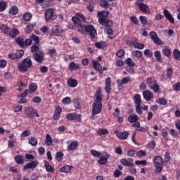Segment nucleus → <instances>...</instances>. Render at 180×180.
<instances>
[{"label": "nucleus", "instance_id": "1", "mask_svg": "<svg viewBox=\"0 0 180 180\" xmlns=\"http://www.w3.org/2000/svg\"><path fill=\"white\" fill-rule=\"evenodd\" d=\"M72 20L74 25H75L76 27H77L78 32H80V33H84V32H86V33L89 34L91 39H95V37L97 34L96 30L95 29L94 25H84V23H85V20H86V18L84 16V14L77 13L75 15V16H73L72 18Z\"/></svg>", "mask_w": 180, "mask_h": 180}, {"label": "nucleus", "instance_id": "2", "mask_svg": "<svg viewBox=\"0 0 180 180\" xmlns=\"http://www.w3.org/2000/svg\"><path fill=\"white\" fill-rule=\"evenodd\" d=\"M33 62H32V59L30 56L25 58L21 63L18 64V68L20 72H27L30 70V68L32 67Z\"/></svg>", "mask_w": 180, "mask_h": 180}, {"label": "nucleus", "instance_id": "3", "mask_svg": "<svg viewBox=\"0 0 180 180\" xmlns=\"http://www.w3.org/2000/svg\"><path fill=\"white\" fill-rule=\"evenodd\" d=\"M154 162V166H155V174H160V172H162V169L164 168V159L160 156V155H156L153 158V160Z\"/></svg>", "mask_w": 180, "mask_h": 180}, {"label": "nucleus", "instance_id": "4", "mask_svg": "<svg viewBox=\"0 0 180 180\" xmlns=\"http://www.w3.org/2000/svg\"><path fill=\"white\" fill-rule=\"evenodd\" d=\"M105 11H100L97 13V16L98 18V22L103 26H105L106 27H112L113 22L106 19L105 15H103Z\"/></svg>", "mask_w": 180, "mask_h": 180}, {"label": "nucleus", "instance_id": "5", "mask_svg": "<svg viewBox=\"0 0 180 180\" xmlns=\"http://www.w3.org/2000/svg\"><path fill=\"white\" fill-rule=\"evenodd\" d=\"M102 112V98H98L93 103L92 116L99 115Z\"/></svg>", "mask_w": 180, "mask_h": 180}, {"label": "nucleus", "instance_id": "6", "mask_svg": "<svg viewBox=\"0 0 180 180\" xmlns=\"http://www.w3.org/2000/svg\"><path fill=\"white\" fill-rule=\"evenodd\" d=\"M57 19V15H54V9L49 8L45 12V20L46 22H51V20H54Z\"/></svg>", "mask_w": 180, "mask_h": 180}, {"label": "nucleus", "instance_id": "7", "mask_svg": "<svg viewBox=\"0 0 180 180\" xmlns=\"http://www.w3.org/2000/svg\"><path fill=\"white\" fill-rule=\"evenodd\" d=\"M25 113L29 119L33 118L34 115L36 117H40V115L37 113V110H34L33 107H27L25 110Z\"/></svg>", "mask_w": 180, "mask_h": 180}, {"label": "nucleus", "instance_id": "8", "mask_svg": "<svg viewBox=\"0 0 180 180\" xmlns=\"http://www.w3.org/2000/svg\"><path fill=\"white\" fill-rule=\"evenodd\" d=\"M149 36L151 40H153V41L155 43V44H158V46H161L164 44V42L161 41L160 38H158V35L157 34V32L152 31L149 33Z\"/></svg>", "mask_w": 180, "mask_h": 180}, {"label": "nucleus", "instance_id": "9", "mask_svg": "<svg viewBox=\"0 0 180 180\" xmlns=\"http://www.w3.org/2000/svg\"><path fill=\"white\" fill-rule=\"evenodd\" d=\"M33 58L34 60L37 61V63H43V61L44 60V55L43 54V51L33 53Z\"/></svg>", "mask_w": 180, "mask_h": 180}, {"label": "nucleus", "instance_id": "10", "mask_svg": "<svg viewBox=\"0 0 180 180\" xmlns=\"http://www.w3.org/2000/svg\"><path fill=\"white\" fill-rule=\"evenodd\" d=\"M37 165H39V161L34 160V161L29 162V163L26 164L25 165H24L23 168L25 170L34 169V168H36V167H37Z\"/></svg>", "mask_w": 180, "mask_h": 180}, {"label": "nucleus", "instance_id": "11", "mask_svg": "<svg viewBox=\"0 0 180 180\" xmlns=\"http://www.w3.org/2000/svg\"><path fill=\"white\" fill-rule=\"evenodd\" d=\"M110 158V155L108 153H103L101 158L98 160V164L101 165H105L108 162V160Z\"/></svg>", "mask_w": 180, "mask_h": 180}, {"label": "nucleus", "instance_id": "12", "mask_svg": "<svg viewBox=\"0 0 180 180\" xmlns=\"http://www.w3.org/2000/svg\"><path fill=\"white\" fill-rule=\"evenodd\" d=\"M138 6L139 11L143 13H148L150 11V7L147 4H144L143 3H139Z\"/></svg>", "mask_w": 180, "mask_h": 180}, {"label": "nucleus", "instance_id": "13", "mask_svg": "<svg viewBox=\"0 0 180 180\" xmlns=\"http://www.w3.org/2000/svg\"><path fill=\"white\" fill-rule=\"evenodd\" d=\"M128 46H134L135 49H139V50H143L144 49V44H140L137 41H127Z\"/></svg>", "mask_w": 180, "mask_h": 180}, {"label": "nucleus", "instance_id": "14", "mask_svg": "<svg viewBox=\"0 0 180 180\" xmlns=\"http://www.w3.org/2000/svg\"><path fill=\"white\" fill-rule=\"evenodd\" d=\"M115 134L120 140H126L129 137V132L127 131L119 132V131H115Z\"/></svg>", "mask_w": 180, "mask_h": 180}, {"label": "nucleus", "instance_id": "15", "mask_svg": "<svg viewBox=\"0 0 180 180\" xmlns=\"http://www.w3.org/2000/svg\"><path fill=\"white\" fill-rule=\"evenodd\" d=\"M164 15L170 22V23H175V19H174V17H172V14L169 13V11L167 9L164 10Z\"/></svg>", "mask_w": 180, "mask_h": 180}, {"label": "nucleus", "instance_id": "16", "mask_svg": "<svg viewBox=\"0 0 180 180\" xmlns=\"http://www.w3.org/2000/svg\"><path fill=\"white\" fill-rule=\"evenodd\" d=\"M91 61L93 67L95 68L96 71H98L99 74H103V72H102V65H101V63L96 60H92Z\"/></svg>", "mask_w": 180, "mask_h": 180}, {"label": "nucleus", "instance_id": "17", "mask_svg": "<svg viewBox=\"0 0 180 180\" xmlns=\"http://www.w3.org/2000/svg\"><path fill=\"white\" fill-rule=\"evenodd\" d=\"M143 96L145 100L148 101H151V99H153V98H154V94H153L151 93V91L146 90V91H143Z\"/></svg>", "mask_w": 180, "mask_h": 180}, {"label": "nucleus", "instance_id": "18", "mask_svg": "<svg viewBox=\"0 0 180 180\" xmlns=\"http://www.w3.org/2000/svg\"><path fill=\"white\" fill-rule=\"evenodd\" d=\"M62 112H63V110L60 107L56 108L55 113L53 115L54 120H58V119H60V116Z\"/></svg>", "mask_w": 180, "mask_h": 180}, {"label": "nucleus", "instance_id": "19", "mask_svg": "<svg viewBox=\"0 0 180 180\" xmlns=\"http://www.w3.org/2000/svg\"><path fill=\"white\" fill-rule=\"evenodd\" d=\"M79 143L77 141H73L71 142V143L68 146V150L70 151H74L75 150H77V147H78Z\"/></svg>", "mask_w": 180, "mask_h": 180}, {"label": "nucleus", "instance_id": "20", "mask_svg": "<svg viewBox=\"0 0 180 180\" xmlns=\"http://www.w3.org/2000/svg\"><path fill=\"white\" fill-rule=\"evenodd\" d=\"M128 122L129 123H136V122H139V115L132 114L129 117H128Z\"/></svg>", "mask_w": 180, "mask_h": 180}, {"label": "nucleus", "instance_id": "21", "mask_svg": "<svg viewBox=\"0 0 180 180\" xmlns=\"http://www.w3.org/2000/svg\"><path fill=\"white\" fill-rule=\"evenodd\" d=\"M79 67H81V65L79 64H76L75 62H71L69 64L70 71H74L75 70H79Z\"/></svg>", "mask_w": 180, "mask_h": 180}, {"label": "nucleus", "instance_id": "22", "mask_svg": "<svg viewBox=\"0 0 180 180\" xmlns=\"http://www.w3.org/2000/svg\"><path fill=\"white\" fill-rule=\"evenodd\" d=\"M134 102L136 106L141 105V96H140V94H135L134 96Z\"/></svg>", "mask_w": 180, "mask_h": 180}, {"label": "nucleus", "instance_id": "23", "mask_svg": "<svg viewBox=\"0 0 180 180\" xmlns=\"http://www.w3.org/2000/svg\"><path fill=\"white\" fill-rule=\"evenodd\" d=\"M66 118L68 119V120H77V119H81V115L70 113L66 116Z\"/></svg>", "mask_w": 180, "mask_h": 180}, {"label": "nucleus", "instance_id": "24", "mask_svg": "<svg viewBox=\"0 0 180 180\" xmlns=\"http://www.w3.org/2000/svg\"><path fill=\"white\" fill-rule=\"evenodd\" d=\"M146 82L148 84V86H149V88L153 87L155 84H157V80L154 79L152 77H148Z\"/></svg>", "mask_w": 180, "mask_h": 180}, {"label": "nucleus", "instance_id": "25", "mask_svg": "<svg viewBox=\"0 0 180 180\" xmlns=\"http://www.w3.org/2000/svg\"><path fill=\"white\" fill-rule=\"evenodd\" d=\"M68 86H70L71 88H75L77 85H78V82L75 79H70L68 81Z\"/></svg>", "mask_w": 180, "mask_h": 180}, {"label": "nucleus", "instance_id": "26", "mask_svg": "<svg viewBox=\"0 0 180 180\" xmlns=\"http://www.w3.org/2000/svg\"><path fill=\"white\" fill-rule=\"evenodd\" d=\"M120 162L122 165H124V167H134V164L129 162L126 158L121 159Z\"/></svg>", "mask_w": 180, "mask_h": 180}, {"label": "nucleus", "instance_id": "27", "mask_svg": "<svg viewBox=\"0 0 180 180\" xmlns=\"http://www.w3.org/2000/svg\"><path fill=\"white\" fill-rule=\"evenodd\" d=\"M72 168V166L70 165H65L60 169V172H65V174H69V172H71V169Z\"/></svg>", "mask_w": 180, "mask_h": 180}, {"label": "nucleus", "instance_id": "28", "mask_svg": "<svg viewBox=\"0 0 180 180\" xmlns=\"http://www.w3.org/2000/svg\"><path fill=\"white\" fill-rule=\"evenodd\" d=\"M15 43H17L20 47H22V49L25 47V39H22V37H17L15 39Z\"/></svg>", "mask_w": 180, "mask_h": 180}, {"label": "nucleus", "instance_id": "29", "mask_svg": "<svg viewBox=\"0 0 180 180\" xmlns=\"http://www.w3.org/2000/svg\"><path fill=\"white\" fill-rule=\"evenodd\" d=\"M154 56L155 57L158 63H162V57L161 56V52H160V51H155Z\"/></svg>", "mask_w": 180, "mask_h": 180}, {"label": "nucleus", "instance_id": "30", "mask_svg": "<svg viewBox=\"0 0 180 180\" xmlns=\"http://www.w3.org/2000/svg\"><path fill=\"white\" fill-rule=\"evenodd\" d=\"M45 144L46 146H51L53 144V139L50 134H47L45 139Z\"/></svg>", "mask_w": 180, "mask_h": 180}, {"label": "nucleus", "instance_id": "31", "mask_svg": "<svg viewBox=\"0 0 180 180\" xmlns=\"http://www.w3.org/2000/svg\"><path fill=\"white\" fill-rule=\"evenodd\" d=\"M125 64L128 65V67H129L130 68L136 67V63L133 62V60L130 58H128L125 60Z\"/></svg>", "mask_w": 180, "mask_h": 180}, {"label": "nucleus", "instance_id": "32", "mask_svg": "<svg viewBox=\"0 0 180 180\" xmlns=\"http://www.w3.org/2000/svg\"><path fill=\"white\" fill-rule=\"evenodd\" d=\"M0 29L5 34H8V33H9V31L11 30V28H9V27H8V25L5 24L1 25Z\"/></svg>", "mask_w": 180, "mask_h": 180}, {"label": "nucleus", "instance_id": "33", "mask_svg": "<svg viewBox=\"0 0 180 180\" xmlns=\"http://www.w3.org/2000/svg\"><path fill=\"white\" fill-rule=\"evenodd\" d=\"M45 168L47 171V172H54V168L50 165V163L49 162L46 161L44 163Z\"/></svg>", "mask_w": 180, "mask_h": 180}, {"label": "nucleus", "instance_id": "34", "mask_svg": "<svg viewBox=\"0 0 180 180\" xmlns=\"http://www.w3.org/2000/svg\"><path fill=\"white\" fill-rule=\"evenodd\" d=\"M107 34H108V39H113V30L110 27H105V29Z\"/></svg>", "mask_w": 180, "mask_h": 180}, {"label": "nucleus", "instance_id": "35", "mask_svg": "<svg viewBox=\"0 0 180 180\" xmlns=\"http://www.w3.org/2000/svg\"><path fill=\"white\" fill-rule=\"evenodd\" d=\"M37 89V85L34 83H31L29 86V94H33L34 91Z\"/></svg>", "mask_w": 180, "mask_h": 180}, {"label": "nucleus", "instance_id": "36", "mask_svg": "<svg viewBox=\"0 0 180 180\" xmlns=\"http://www.w3.org/2000/svg\"><path fill=\"white\" fill-rule=\"evenodd\" d=\"M19 34V30L18 29H13L9 32V36L11 37L15 38Z\"/></svg>", "mask_w": 180, "mask_h": 180}, {"label": "nucleus", "instance_id": "37", "mask_svg": "<svg viewBox=\"0 0 180 180\" xmlns=\"http://www.w3.org/2000/svg\"><path fill=\"white\" fill-rule=\"evenodd\" d=\"M30 39H31V40H33L35 44H39V43H40V38H39V37H37L34 34H31V36L30 37Z\"/></svg>", "mask_w": 180, "mask_h": 180}, {"label": "nucleus", "instance_id": "38", "mask_svg": "<svg viewBox=\"0 0 180 180\" xmlns=\"http://www.w3.org/2000/svg\"><path fill=\"white\" fill-rule=\"evenodd\" d=\"M106 42L103 41V42H96L95 44V46L97 48V49H105V47H106Z\"/></svg>", "mask_w": 180, "mask_h": 180}, {"label": "nucleus", "instance_id": "39", "mask_svg": "<svg viewBox=\"0 0 180 180\" xmlns=\"http://www.w3.org/2000/svg\"><path fill=\"white\" fill-rule=\"evenodd\" d=\"M157 103H159V105H165L167 103H168V101L167 99L164 98H159L156 100Z\"/></svg>", "mask_w": 180, "mask_h": 180}, {"label": "nucleus", "instance_id": "40", "mask_svg": "<svg viewBox=\"0 0 180 180\" xmlns=\"http://www.w3.org/2000/svg\"><path fill=\"white\" fill-rule=\"evenodd\" d=\"M15 160L17 162V164H23V155H18L15 158Z\"/></svg>", "mask_w": 180, "mask_h": 180}, {"label": "nucleus", "instance_id": "41", "mask_svg": "<svg viewBox=\"0 0 180 180\" xmlns=\"http://www.w3.org/2000/svg\"><path fill=\"white\" fill-rule=\"evenodd\" d=\"M29 144H31L33 147L37 146V139L35 137H31L28 141Z\"/></svg>", "mask_w": 180, "mask_h": 180}, {"label": "nucleus", "instance_id": "42", "mask_svg": "<svg viewBox=\"0 0 180 180\" xmlns=\"http://www.w3.org/2000/svg\"><path fill=\"white\" fill-rule=\"evenodd\" d=\"M7 6L8 3L6 1H0V12H4Z\"/></svg>", "mask_w": 180, "mask_h": 180}, {"label": "nucleus", "instance_id": "43", "mask_svg": "<svg viewBox=\"0 0 180 180\" xmlns=\"http://www.w3.org/2000/svg\"><path fill=\"white\" fill-rule=\"evenodd\" d=\"M63 157H64V153H63V152L56 153V160L59 162L63 161Z\"/></svg>", "mask_w": 180, "mask_h": 180}, {"label": "nucleus", "instance_id": "44", "mask_svg": "<svg viewBox=\"0 0 180 180\" xmlns=\"http://www.w3.org/2000/svg\"><path fill=\"white\" fill-rule=\"evenodd\" d=\"M100 5L103 7L105 8V9H108L109 8V2L106 0H101L100 1Z\"/></svg>", "mask_w": 180, "mask_h": 180}, {"label": "nucleus", "instance_id": "45", "mask_svg": "<svg viewBox=\"0 0 180 180\" xmlns=\"http://www.w3.org/2000/svg\"><path fill=\"white\" fill-rule=\"evenodd\" d=\"M132 56L136 58H141V57L143 56V53L141 51H134L132 52Z\"/></svg>", "mask_w": 180, "mask_h": 180}, {"label": "nucleus", "instance_id": "46", "mask_svg": "<svg viewBox=\"0 0 180 180\" xmlns=\"http://www.w3.org/2000/svg\"><path fill=\"white\" fill-rule=\"evenodd\" d=\"M18 12V6H13V7H11L9 11V13L11 15H16Z\"/></svg>", "mask_w": 180, "mask_h": 180}, {"label": "nucleus", "instance_id": "47", "mask_svg": "<svg viewBox=\"0 0 180 180\" xmlns=\"http://www.w3.org/2000/svg\"><path fill=\"white\" fill-rule=\"evenodd\" d=\"M73 103L76 109H81V105L79 104V98L73 99Z\"/></svg>", "mask_w": 180, "mask_h": 180}, {"label": "nucleus", "instance_id": "48", "mask_svg": "<svg viewBox=\"0 0 180 180\" xmlns=\"http://www.w3.org/2000/svg\"><path fill=\"white\" fill-rule=\"evenodd\" d=\"M23 19L25 22H30L32 19V13H27L24 14Z\"/></svg>", "mask_w": 180, "mask_h": 180}, {"label": "nucleus", "instance_id": "49", "mask_svg": "<svg viewBox=\"0 0 180 180\" xmlns=\"http://www.w3.org/2000/svg\"><path fill=\"white\" fill-rule=\"evenodd\" d=\"M173 55L175 60H180V51L179 49H174L173 51Z\"/></svg>", "mask_w": 180, "mask_h": 180}, {"label": "nucleus", "instance_id": "50", "mask_svg": "<svg viewBox=\"0 0 180 180\" xmlns=\"http://www.w3.org/2000/svg\"><path fill=\"white\" fill-rule=\"evenodd\" d=\"M34 155H32V154H26L25 156V161H33L34 160Z\"/></svg>", "mask_w": 180, "mask_h": 180}, {"label": "nucleus", "instance_id": "51", "mask_svg": "<svg viewBox=\"0 0 180 180\" xmlns=\"http://www.w3.org/2000/svg\"><path fill=\"white\" fill-rule=\"evenodd\" d=\"M34 27V25L29 24L26 27L25 33H27V34H29V33H30L33 30Z\"/></svg>", "mask_w": 180, "mask_h": 180}, {"label": "nucleus", "instance_id": "52", "mask_svg": "<svg viewBox=\"0 0 180 180\" xmlns=\"http://www.w3.org/2000/svg\"><path fill=\"white\" fill-rule=\"evenodd\" d=\"M171 160V156L169 155V152H166L164 156V162H165L166 164H167V162Z\"/></svg>", "mask_w": 180, "mask_h": 180}, {"label": "nucleus", "instance_id": "53", "mask_svg": "<svg viewBox=\"0 0 180 180\" xmlns=\"http://www.w3.org/2000/svg\"><path fill=\"white\" fill-rule=\"evenodd\" d=\"M109 133V131L106 129H101L98 131L97 134L98 136H103V134H108Z\"/></svg>", "mask_w": 180, "mask_h": 180}, {"label": "nucleus", "instance_id": "54", "mask_svg": "<svg viewBox=\"0 0 180 180\" xmlns=\"http://www.w3.org/2000/svg\"><path fill=\"white\" fill-rule=\"evenodd\" d=\"M48 54L51 57H56V56H57V50H56V49H49Z\"/></svg>", "mask_w": 180, "mask_h": 180}, {"label": "nucleus", "instance_id": "55", "mask_svg": "<svg viewBox=\"0 0 180 180\" xmlns=\"http://www.w3.org/2000/svg\"><path fill=\"white\" fill-rule=\"evenodd\" d=\"M22 56H25V51L23 50H19L15 53V57L17 58H22Z\"/></svg>", "mask_w": 180, "mask_h": 180}, {"label": "nucleus", "instance_id": "56", "mask_svg": "<svg viewBox=\"0 0 180 180\" xmlns=\"http://www.w3.org/2000/svg\"><path fill=\"white\" fill-rule=\"evenodd\" d=\"M125 51L123 49H120L116 53V56L118 57V58H122L123 56H124Z\"/></svg>", "mask_w": 180, "mask_h": 180}, {"label": "nucleus", "instance_id": "57", "mask_svg": "<svg viewBox=\"0 0 180 180\" xmlns=\"http://www.w3.org/2000/svg\"><path fill=\"white\" fill-rule=\"evenodd\" d=\"M162 53H163V54L165 55L166 57H169L171 56V49H162Z\"/></svg>", "mask_w": 180, "mask_h": 180}, {"label": "nucleus", "instance_id": "58", "mask_svg": "<svg viewBox=\"0 0 180 180\" xmlns=\"http://www.w3.org/2000/svg\"><path fill=\"white\" fill-rule=\"evenodd\" d=\"M32 53H39L40 51V48L37 45H32L31 47Z\"/></svg>", "mask_w": 180, "mask_h": 180}, {"label": "nucleus", "instance_id": "59", "mask_svg": "<svg viewBox=\"0 0 180 180\" xmlns=\"http://www.w3.org/2000/svg\"><path fill=\"white\" fill-rule=\"evenodd\" d=\"M139 20L142 25H147V17L141 15Z\"/></svg>", "mask_w": 180, "mask_h": 180}, {"label": "nucleus", "instance_id": "60", "mask_svg": "<svg viewBox=\"0 0 180 180\" xmlns=\"http://www.w3.org/2000/svg\"><path fill=\"white\" fill-rule=\"evenodd\" d=\"M172 72H173V70L172 68H169L167 70V77L169 79H171L172 77Z\"/></svg>", "mask_w": 180, "mask_h": 180}, {"label": "nucleus", "instance_id": "61", "mask_svg": "<svg viewBox=\"0 0 180 180\" xmlns=\"http://www.w3.org/2000/svg\"><path fill=\"white\" fill-rule=\"evenodd\" d=\"M136 165H147V160H136L135 161Z\"/></svg>", "mask_w": 180, "mask_h": 180}, {"label": "nucleus", "instance_id": "62", "mask_svg": "<svg viewBox=\"0 0 180 180\" xmlns=\"http://www.w3.org/2000/svg\"><path fill=\"white\" fill-rule=\"evenodd\" d=\"M101 92H102V89L98 87L95 94L96 99H98V98H102V96H101Z\"/></svg>", "mask_w": 180, "mask_h": 180}, {"label": "nucleus", "instance_id": "63", "mask_svg": "<svg viewBox=\"0 0 180 180\" xmlns=\"http://www.w3.org/2000/svg\"><path fill=\"white\" fill-rule=\"evenodd\" d=\"M91 153L92 154V155H94V157H101V155H102V154L100 152L95 150H91Z\"/></svg>", "mask_w": 180, "mask_h": 180}, {"label": "nucleus", "instance_id": "64", "mask_svg": "<svg viewBox=\"0 0 180 180\" xmlns=\"http://www.w3.org/2000/svg\"><path fill=\"white\" fill-rule=\"evenodd\" d=\"M174 91H180V82H177L175 84H173Z\"/></svg>", "mask_w": 180, "mask_h": 180}]
</instances>
